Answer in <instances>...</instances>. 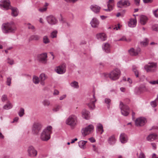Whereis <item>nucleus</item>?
<instances>
[{
  "instance_id": "423d86ee",
  "label": "nucleus",
  "mask_w": 158,
  "mask_h": 158,
  "mask_svg": "<svg viewBox=\"0 0 158 158\" xmlns=\"http://www.w3.org/2000/svg\"><path fill=\"white\" fill-rule=\"evenodd\" d=\"M157 63L153 62H149L144 66V68L147 72H154L156 71Z\"/></svg>"
},
{
  "instance_id": "f257e3e1",
  "label": "nucleus",
  "mask_w": 158,
  "mask_h": 158,
  "mask_svg": "<svg viewBox=\"0 0 158 158\" xmlns=\"http://www.w3.org/2000/svg\"><path fill=\"white\" fill-rule=\"evenodd\" d=\"M0 7L4 10L11 9L12 10L11 15L13 16L16 17L18 15L19 12L18 9L15 7L11 8L9 0H2L0 2Z\"/></svg>"
},
{
  "instance_id": "79ce46f5",
  "label": "nucleus",
  "mask_w": 158,
  "mask_h": 158,
  "mask_svg": "<svg viewBox=\"0 0 158 158\" xmlns=\"http://www.w3.org/2000/svg\"><path fill=\"white\" fill-rule=\"evenodd\" d=\"M134 92L136 94H139L142 93L139 86L136 87L135 88Z\"/></svg>"
},
{
  "instance_id": "774afa93",
  "label": "nucleus",
  "mask_w": 158,
  "mask_h": 158,
  "mask_svg": "<svg viewBox=\"0 0 158 158\" xmlns=\"http://www.w3.org/2000/svg\"><path fill=\"white\" fill-rule=\"evenodd\" d=\"M89 140L92 143H94L95 141V139L93 138H89Z\"/></svg>"
},
{
  "instance_id": "603ef678",
  "label": "nucleus",
  "mask_w": 158,
  "mask_h": 158,
  "mask_svg": "<svg viewBox=\"0 0 158 158\" xmlns=\"http://www.w3.org/2000/svg\"><path fill=\"white\" fill-rule=\"evenodd\" d=\"M7 100V98L6 95H3L2 97V102H4L6 101Z\"/></svg>"
},
{
  "instance_id": "4c0bfd02",
  "label": "nucleus",
  "mask_w": 158,
  "mask_h": 158,
  "mask_svg": "<svg viewBox=\"0 0 158 158\" xmlns=\"http://www.w3.org/2000/svg\"><path fill=\"white\" fill-rule=\"evenodd\" d=\"M139 87L142 93L144 92H148V88L144 85H140Z\"/></svg>"
},
{
  "instance_id": "6e6d98bb",
  "label": "nucleus",
  "mask_w": 158,
  "mask_h": 158,
  "mask_svg": "<svg viewBox=\"0 0 158 158\" xmlns=\"http://www.w3.org/2000/svg\"><path fill=\"white\" fill-rule=\"evenodd\" d=\"M138 158H145V156L143 153L141 152L140 153Z\"/></svg>"
},
{
  "instance_id": "4468645a",
  "label": "nucleus",
  "mask_w": 158,
  "mask_h": 158,
  "mask_svg": "<svg viewBox=\"0 0 158 158\" xmlns=\"http://www.w3.org/2000/svg\"><path fill=\"white\" fill-rule=\"evenodd\" d=\"M130 3L128 0H121L117 3V7L122 8L123 7H127L130 6Z\"/></svg>"
},
{
  "instance_id": "aec40b11",
  "label": "nucleus",
  "mask_w": 158,
  "mask_h": 158,
  "mask_svg": "<svg viewBox=\"0 0 158 158\" xmlns=\"http://www.w3.org/2000/svg\"><path fill=\"white\" fill-rule=\"evenodd\" d=\"M47 77L45 74L42 73L40 74L39 76V80L40 84L44 86L45 84V80L47 78Z\"/></svg>"
},
{
  "instance_id": "1a4fd4ad",
  "label": "nucleus",
  "mask_w": 158,
  "mask_h": 158,
  "mask_svg": "<svg viewBox=\"0 0 158 158\" xmlns=\"http://www.w3.org/2000/svg\"><path fill=\"white\" fill-rule=\"evenodd\" d=\"M119 107L121 110V114L123 115L126 116L128 115L129 108L127 106L123 104L122 102H120Z\"/></svg>"
},
{
  "instance_id": "cd10ccee",
  "label": "nucleus",
  "mask_w": 158,
  "mask_h": 158,
  "mask_svg": "<svg viewBox=\"0 0 158 158\" xmlns=\"http://www.w3.org/2000/svg\"><path fill=\"white\" fill-rule=\"evenodd\" d=\"M157 135L154 134H152L149 135L147 138V140L149 141H152L156 139Z\"/></svg>"
},
{
  "instance_id": "39448f33",
  "label": "nucleus",
  "mask_w": 158,
  "mask_h": 158,
  "mask_svg": "<svg viewBox=\"0 0 158 158\" xmlns=\"http://www.w3.org/2000/svg\"><path fill=\"white\" fill-rule=\"evenodd\" d=\"M66 123L71 127H74L77 123V117L74 115H70L66 119Z\"/></svg>"
},
{
  "instance_id": "4be33fe9",
  "label": "nucleus",
  "mask_w": 158,
  "mask_h": 158,
  "mask_svg": "<svg viewBox=\"0 0 158 158\" xmlns=\"http://www.w3.org/2000/svg\"><path fill=\"white\" fill-rule=\"evenodd\" d=\"M90 9L95 13H98L100 11L101 7L96 5H93L90 6Z\"/></svg>"
},
{
  "instance_id": "b1692460",
  "label": "nucleus",
  "mask_w": 158,
  "mask_h": 158,
  "mask_svg": "<svg viewBox=\"0 0 158 158\" xmlns=\"http://www.w3.org/2000/svg\"><path fill=\"white\" fill-rule=\"evenodd\" d=\"M139 20L140 24L142 25H144L146 23L148 18L146 16L142 15L140 17Z\"/></svg>"
},
{
  "instance_id": "864d4df0",
  "label": "nucleus",
  "mask_w": 158,
  "mask_h": 158,
  "mask_svg": "<svg viewBox=\"0 0 158 158\" xmlns=\"http://www.w3.org/2000/svg\"><path fill=\"white\" fill-rule=\"evenodd\" d=\"M111 100L108 98H106L105 99V102L108 105H110V103Z\"/></svg>"
},
{
  "instance_id": "c85d7f7f",
  "label": "nucleus",
  "mask_w": 158,
  "mask_h": 158,
  "mask_svg": "<svg viewBox=\"0 0 158 158\" xmlns=\"http://www.w3.org/2000/svg\"><path fill=\"white\" fill-rule=\"evenodd\" d=\"M136 20L135 19H131L128 22V26L130 27H133L135 26Z\"/></svg>"
},
{
  "instance_id": "09e8293b",
  "label": "nucleus",
  "mask_w": 158,
  "mask_h": 158,
  "mask_svg": "<svg viewBox=\"0 0 158 158\" xmlns=\"http://www.w3.org/2000/svg\"><path fill=\"white\" fill-rule=\"evenodd\" d=\"M27 25H28V28L29 29H31L34 30V31H35V27L34 26L32 25H31L30 23H28L27 24Z\"/></svg>"
},
{
  "instance_id": "e433bc0d",
  "label": "nucleus",
  "mask_w": 158,
  "mask_h": 158,
  "mask_svg": "<svg viewBox=\"0 0 158 158\" xmlns=\"http://www.w3.org/2000/svg\"><path fill=\"white\" fill-rule=\"evenodd\" d=\"M70 85L72 87L74 88L78 89L79 88L78 82L75 81L72 82L70 84Z\"/></svg>"
},
{
  "instance_id": "dca6fc26",
  "label": "nucleus",
  "mask_w": 158,
  "mask_h": 158,
  "mask_svg": "<svg viewBox=\"0 0 158 158\" xmlns=\"http://www.w3.org/2000/svg\"><path fill=\"white\" fill-rule=\"evenodd\" d=\"M46 19L48 23L51 25H55L57 22V21L55 17L52 15H50L47 16Z\"/></svg>"
},
{
  "instance_id": "0eeeda50",
  "label": "nucleus",
  "mask_w": 158,
  "mask_h": 158,
  "mask_svg": "<svg viewBox=\"0 0 158 158\" xmlns=\"http://www.w3.org/2000/svg\"><path fill=\"white\" fill-rule=\"evenodd\" d=\"M42 128V125L39 123H34L32 127V133L37 135L39 134Z\"/></svg>"
},
{
  "instance_id": "f8f14e48",
  "label": "nucleus",
  "mask_w": 158,
  "mask_h": 158,
  "mask_svg": "<svg viewBox=\"0 0 158 158\" xmlns=\"http://www.w3.org/2000/svg\"><path fill=\"white\" fill-rule=\"evenodd\" d=\"M146 119L143 117L138 118L135 121L136 126L138 127H141L144 126L146 123Z\"/></svg>"
},
{
  "instance_id": "f3484780",
  "label": "nucleus",
  "mask_w": 158,
  "mask_h": 158,
  "mask_svg": "<svg viewBox=\"0 0 158 158\" xmlns=\"http://www.w3.org/2000/svg\"><path fill=\"white\" fill-rule=\"evenodd\" d=\"M99 24V20L95 18H93L90 22L91 26L93 28L98 27Z\"/></svg>"
},
{
  "instance_id": "9d476101",
  "label": "nucleus",
  "mask_w": 158,
  "mask_h": 158,
  "mask_svg": "<svg viewBox=\"0 0 158 158\" xmlns=\"http://www.w3.org/2000/svg\"><path fill=\"white\" fill-rule=\"evenodd\" d=\"M94 127L93 125L90 124L86 127L82 129L81 132L82 135L85 136L92 133L94 130Z\"/></svg>"
},
{
  "instance_id": "2eb2a0df",
  "label": "nucleus",
  "mask_w": 158,
  "mask_h": 158,
  "mask_svg": "<svg viewBox=\"0 0 158 158\" xmlns=\"http://www.w3.org/2000/svg\"><path fill=\"white\" fill-rule=\"evenodd\" d=\"M47 54L46 53H43L38 56V58L39 61L44 64L47 63Z\"/></svg>"
},
{
  "instance_id": "3c124183",
  "label": "nucleus",
  "mask_w": 158,
  "mask_h": 158,
  "mask_svg": "<svg viewBox=\"0 0 158 158\" xmlns=\"http://www.w3.org/2000/svg\"><path fill=\"white\" fill-rule=\"evenodd\" d=\"M7 62L9 64L12 65L14 64V61L13 60L8 58L7 59Z\"/></svg>"
},
{
  "instance_id": "473e14b6",
  "label": "nucleus",
  "mask_w": 158,
  "mask_h": 158,
  "mask_svg": "<svg viewBox=\"0 0 158 158\" xmlns=\"http://www.w3.org/2000/svg\"><path fill=\"white\" fill-rule=\"evenodd\" d=\"M13 107V105L9 101L7 102L6 104L4 105L3 106V108L6 110H9L11 108Z\"/></svg>"
},
{
  "instance_id": "7c9ffc66",
  "label": "nucleus",
  "mask_w": 158,
  "mask_h": 158,
  "mask_svg": "<svg viewBox=\"0 0 158 158\" xmlns=\"http://www.w3.org/2000/svg\"><path fill=\"white\" fill-rule=\"evenodd\" d=\"M148 38H145L143 41L140 42V44L141 46L145 47L148 44Z\"/></svg>"
},
{
  "instance_id": "7ed1b4c3",
  "label": "nucleus",
  "mask_w": 158,
  "mask_h": 158,
  "mask_svg": "<svg viewBox=\"0 0 158 158\" xmlns=\"http://www.w3.org/2000/svg\"><path fill=\"white\" fill-rule=\"evenodd\" d=\"M2 28L3 32L6 34L14 33L16 30V27L12 23L3 24Z\"/></svg>"
},
{
  "instance_id": "49530a36",
  "label": "nucleus",
  "mask_w": 158,
  "mask_h": 158,
  "mask_svg": "<svg viewBox=\"0 0 158 158\" xmlns=\"http://www.w3.org/2000/svg\"><path fill=\"white\" fill-rule=\"evenodd\" d=\"M42 103L44 106H48L50 104V102L48 100L45 99L43 101Z\"/></svg>"
},
{
  "instance_id": "680f3d73",
  "label": "nucleus",
  "mask_w": 158,
  "mask_h": 158,
  "mask_svg": "<svg viewBox=\"0 0 158 158\" xmlns=\"http://www.w3.org/2000/svg\"><path fill=\"white\" fill-rule=\"evenodd\" d=\"M120 28V27L119 24H118V27L115 26V27H113V29L114 30H118Z\"/></svg>"
},
{
  "instance_id": "69168bd1",
  "label": "nucleus",
  "mask_w": 158,
  "mask_h": 158,
  "mask_svg": "<svg viewBox=\"0 0 158 158\" xmlns=\"http://www.w3.org/2000/svg\"><path fill=\"white\" fill-rule=\"evenodd\" d=\"M135 50L136 52H137L138 55L140 53L141 51V49L140 48H138Z\"/></svg>"
},
{
  "instance_id": "6ab92c4d",
  "label": "nucleus",
  "mask_w": 158,
  "mask_h": 158,
  "mask_svg": "<svg viewBox=\"0 0 158 158\" xmlns=\"http://www.w3.org/2000/svg\"><path fill=\"white\" fill-rule=\"evenodd\" d=\"M82 117L86 119H89L90 117V113L87 110L84 109L82 111Z\"/></svg>"
},
{
  "instance_id": "5fc2aeb1",
  "label": "nucleus",
  "mask_w": 158,
  "mask_h": 158,
  "mask_svg": "<svg viewBox=\"0 0 158 158\" xmlns=\"http://www.w3.org/2000/svg\"><path fill=\"white\" fill-rule=\"evenodd\" d=\"M153 14L156 17H158V9L153 11Z\"/></svg>"
},
{
  "instance_id": "393cba45",
  "label": "nucleus",
  "mask_w": 158,
  "mask_h": 158,
  "mask_svg": "<svg viewBox=\"0 0 158 158\" xmlns=\"http://www.w3.org/2000/svg\"><path fill=\"white\" fill-rule=\"evenodd\" d=\"M40 38L41 37L40 35L37 34H34L30 37L29 40V41L32 40L38 41L40 40Z\"/></svg>"
},
{
  "instance_id": "5701e85b",
  "label": "nucleus",
  "mask_w": 158,
  "mask_h": 158,
  "mask_svg": "<svg viewBox=\"0 0 158 158\" xmlns=\"http://www.w3.org/2000/svg\"><path fill=\"white\" fill-rule=\"evenodd\" d=\"M120 140L122 143H126L128 140L127 136L124 133H121L120 136Z\"/></svg>"
},
{
  "instance_id": "0e129e2a",
  "label": "nucleus",
  "mask_w": 158,
  "mask_h": 158,
  "mask_svg": "<svg viewBox=\"0 0 158 158\" xmlns=\"http://www.w3.org/2000/svg\"><path fill=\"white\" fill-rule=\"evenodd\" d=\"M120 90L122 92H124L126 91V88L124 87H121L120 88Z\"/></svg>"
},
{
  "instance_id": "ddd939ff",
  "label": "nucleus",
  "mask_w": 158,
  "mask_h": 158,
  "mask_svg": "<svg viewBox=\"0 0 158 158\" xmlns=\"http://www.w3.org/2000/svg\"><path fill=\"white\" fill-rule=\"evenodd\" d=\"M27 152L28 155L32 157H35L37 154V151L32 146H31L28 147Z\"/></svg>"
},
{
  "instance_id": "bf43d9fd",
  "label": "nucleus",
  "mask_w": 158,
  "mask_h": 158,
  "mask_svg": "<svg viewBox=\"0 0 158 158\" xmlns=\"http://www.w3.org/2000/svg\"><path fill=\"white\" fill-rule=\"evenodd\" d=\"M59 93V92L58 90H55L53 93V95H58Z\"/></svg>"
},
{
  "instance_id": "37998d69",
  "label": "nucleus",
  "mask_w": 158,
  "mask_h": 158,
  "mask_svg": "<svg viewBox=\"0 0 158 158\" xmlns=\"http://www.w3.org/2000/svg\"><path fill=\"white\" fill-rule=\"evenodd\" d=\"M131 40L130 39H127V38H126L125 36H123L120 39L118 40H117V41H125L126 42H129L131 41Z\"/></svg>"
},
{
  "instance_id": "c03bdc74",
  "label": "nucleus",
  "mask_w": 158,
  "mask_h": 158,
  "mask_svg": "<svg viewBox=\"0 0 158 158\" xmlns=\"http://www.w3.org/2000/svg\"><path fill=\"white\" fill-rule=\"evenodd\" d=\"M152 29L154 31H158V24L153 25L152 26Z\"/></svg>"
},
{
  "instance_id": "13d9d810",
  "label": "nucleus",
  "mask_w": 158,
  "mask_h": 158,
  "mask_svg": "<svg viewBox=\"0 0 158 158\" xmlns=\"http://www.w3.org/2000/svg\"><path fill=\"white\" fill-rule=\"evenodd\" d=\"M65 1L67 2H72L74 3L75 2L77 1L78 0H64Z\"/></svg>"
},
{
  "instance_id": "f704fd0d",
  "label": "nucleus",
  "mask_w": 158,
  "mask_h": 158,
  "mask_svg": "<svg viewBox=\"0 0 158 158\" xmlns=\"http://www.w3.org/2000/svg\"><path fill=\"white\" fill-rule=\"evenodd\" d=\"M137 68L135 65L132 66V70L136 77H139V72L137 69Z\"/></svg>"
},
{
  "instance_id": "20e7f679",
  "label": "nucleus",
  "mask_w": 158,
  "mask_h": 158,
  "mask_svg": "<svg viewBox=\"0 0 158 158\" xmlns=\"http://www.w3.org/2000/svg\"><path fill=\"white\" fill-rule=\"evenodd\" d=\"M121 74L120 70L118 69L112 71L109 74L105 76L106 77H109L111 80L115 81L117 80Z\"/></svg>"
},
{
  "instance_id": "c756f323",
  "label": "nucleus",
  "mask_w": 158,
  "mask_h": 158,
  "mask_svg": "<svg viewBox=\"0 0 158 158\" xmlns=\"http://www.w3.org/2000/svg\"><path fill=\"white\" fill-rule=\"evenodd\" d=\"M128 52L130 55L132 56H136L137 55V52L133 48H131L128 50Z\"/></svg>"
},
{
  "instance_id": "338daca9",
  "label": "nucleus",
  "mask_w": 158,
  "mask_h": 158,
  "mask_svg": "<svg viewBox=\"0 0 158 158\" xmlns=\"http://www.w3.org/2000/svg\"><path fill=\"white\" fill-rule=\"evenodd\" d=\"M86 43V42L85 40H83L81 42L80 44L81 45L85 44Z\"/></svg>"
},
{
  "instance_id": "c9c22d12",
  "label": "nucleus",
  "mask_w": 158,
  "mask_h": 158,
  "mask_svg": "<svg viewBox=\"0 0 158 158\" xmlns=\"http://www.w3.org/2000/svg\"><path fill=\"white\" fill-rule=\"evenodd\" d=\"M61 108V106L59 105H57L54 106L52 109L54 112H57L60 110Z\"/></svg>"
},
{
  "instance_id": "a19ab883",
  "label": "nucleus",
  "mask_w": 158,
  "mask_h": 158,
  "mask_svg": "<svg viewBox=\"0 0 158 158\" xmlns=\"http://www.w3.org/2000/svg\"><path fill=\"white\" fill-rule=\"evenodd\" d=\"M158 104V99L155 100V101L151 102V104L152 106L153 107H156Z\"/></svg>"
},
{
  "instance_id": "a18cd8bd",
  "label": "nucleus",
  "mask_w": 158,
  "mask_h": 158,
  "mask_svg": "<svg viewBox=\"0 0 158 158\" xmlns=\"http://www.w3.org/2000/svg\"><path fill=\"white\" fill-rule=\"evenodd\" d=\"M24 110L23 108H21L19 111V116L21 117L23 116L24 114Z\"/></svg>"
},
{
  "instance_id": "052dcab7",
  "label": "nucleus",
  "mask_w": 158,
  "mask_h": 158,
  "mask_svg": "<svg viewBox=\"0 0 158 158\" xmlns=\"http://www.w3.org/2000/svg\"><path fill=\"white\" fill-rule=\"evenodd\" d=\"M140 0H135V4L137 6H139V5Z\"/></svg>"
},
{
  "instance_id": "bb28decb",
  "label": "nucleus",
  "mask_w": 158,
  "mask_h": 158,
  "mask_svg": "<svg viewBox=\"0 0 158 158\" xmlns=\"http://www.w3.org/2000/svg\"><path fill=\"white\" fill-rule=\"evenodd\" d=\"M116 139L114 135L110 136L108 139V142L110 145L114 144L116 142Z\"/></svg>"
},
{
  "instance_id": "f03ea898",
  "label": "nucleus",
  "mask_w": 158,
  "mask_h": 158,
  "mask_svg": "<svg viewBox=\"0 0 158 158\" xmlns=\"http://www.w3.org/2000/svg\"><path fill=\"white\" fill-rule=\"evenodd\" d=\"M52 127L51 126H47L44 129L40 135V139L43 141H47L50 138V135L52 133Z\"/></svg>"
},
{
  "instance_id": "8fccbe9b",
  "label": "nucleus",
  "mask_w": 158,
  "mask_h": 158,
  "mask_svg": "<svg viewBox=\"0 0 158 158\" xmlns=\"http://www.w3.org/2000/svg\"><path fill=\"white\" fill-rule=\"evenodd\" d=\"M47 7H43L39 9L38 10L41 12H44L47 10Z\"/></svg>"
},
{
  "instance_id": "e2e57ef3",
  "label": "nucleus",
  "mask_w": 158,
  "mask_h": 158,
  "mask_svg": "<svg viewBox=\"0 0 158 158\" xmlns=\"http://www.w3.org/2000/svg\"><path fill=\"white\" fill-rule=\"evenodd\" d=\"M149 83L152 85H155L157 84L156 82V81H150L149 82Z\"/></svg>"
},
{
  "instance_id": "de8ad7c7",
  "label": "nucleus",
  "mask_w": 158,
  "mask_h": 158,
  "mask_svg": "<svg viewBox=\"0 0 158 158\" xmlns=\"http://www.w3.org/2000/svg\"><path fill=\"white\" fill-rule=\"evenodd\" d=\"M11 78L10 77H8L7 78V80L6 81V84L10 86V85L11 82Z\"/></svg>"
},
{
  "instance_id": "9b49d317",
  "label": "nucleus",
  "mask_w": 158,
  "mask_h": 158,
  "mask_svg": "<svg viewBox=\"0 0 158 158\" xmlns=\"http://www.w3.org/2000/svg\"><path fill=\"white\" fill-rule=\"evenodd\" d=\"M66 64L63 63L60 65L56 67L55 69V71L59 74H62L66 71Z\"/></svg>"
},
{
  "instance_id": "6e6552de",
  "label": "nucleus",
  "mask_w": 158,
  "mask_h": 158,
  "mask_svg": "<svg viewBox=\"0 0 158 158\" xmlns=\"http://www.w3.org/2000/svg\"><path fill=\"white\" fill-rule=\"evenodd\" d=\"M96 101L97 99L95 98L94 94L93 95L92 98L88 99L86 104L89 109L93 110L95 109V102Z\"/></svg>"
},
{
  "instance_id": "58836bf2",
  "label": "nucleus",
  "mask_w": 158,
  "mask_h": 158,
  "mask_svg": "<svg viewBox=\"0 0 158 158\" xmlns=\"http://www.w3.org/2000/svg\"><path fill=\"white\" fill-rule=\"evenodd\" d=\"M33 81L35 84H38L40 82L39 77L35 76H34L33 77Z\"/></svg>"
},
{
  "instance_id": "a878e982",
  "label": "nucleus",
  "mask_w": 158,
  "mask_h": 158,
  "mask_svg": "<svg viewBox=\"0 0 158 158\" xmlns=\"http://www.w3.org/2000/svg\"><path fill=\"white\" fill-rule=\"evenodd\" d=\"M96 130L97 132L102 134L104 131L102 124L100 123L98 124L96 127Z\"/></svg>"
},
{
  "instance_id": "2f4dec72",
  "label": "nucleus",
  "mask_w": 158,
  "mask_h": 158,
  "mask_svg": "<svg viewBox=\"0 0 158 158\" xmlns=\"http://www.w3.org/2000/svg\"><path fill=\"white\" fill-rule=\"evenodd\" d=\"M87 142V141L84 140H81L78 142V145L79 147L83 149H84L85 148L84 145Z\"/></svg>"
},
{
  "instance_id": "72a5a7b5",
  "label": "nucleus",
  "mask_w": 158,
  "mask_h": 158,
  "mask_svg": "<svg viewBox=\"0 0 158 158\" xmlns=\"http://www.w3.org/2000/svg\"><path fill=\"white\" fill-rule=\"evenodd\" d=\"M43 41L45 44H48L50 43V40L47 35H45L43 36Z\"/></svg>"
},
{
  "instance_id": "a211bd4d",
  "label": "nucleus",
  "mask_w": 158,
  "mask_h": 158,
  "mask_svg": "<svg viewBox=\"0 0 158 158\" xmlns=\"http://www.w3.org/2000/svg\"><path fill=\"white\" fill-rule=\"evenodd\" d=\"M110 45L108 43L104 44L102 45L103 50L107 53H109L110 51Z\"/></svg>"
},
{
  "instance_id": "4d7b16f0",
  "label": "nucleus",
  "mask_w": 158,
  "mask_h": 158,
  "mask_svg": "<svg viewBox=\"0 0 158 158\" xmlns=\"http://www.w3.org/2000/svg\"><path fill=\"white\" fill-rule=\"evenodd\" d=\"M143 1L144 3H148L152 2L153 0H143Z\"/></svg>"
},
{
  "instance_id": "412c9836",
  "label": "nucleus",
  "mask_w": 158,
  "mask_h": 158,
  "mask_svg": "<svg viewBox=\"0 0 158 158\" xmlns=\"http://www.w3.org/2000/svg\"><path fill=\"white\" fill-rule=\"evenodd\" d=\"M96 37L98 39L102 41H105L106 39V35L104 33H100L97 34Z\"/></svg>"
},
{
  "instance_id": "ea45409f",
  "label": "nucleus",
  "mask_w": 158,
  "mask_h": 158,
  "mask_svg": "<svg viewBox=\"0 0 158 158\" xmlns=\"http://www.w3.org/2000/svg\"><path fill=\"white\" fill-rule=\"evenodd\" d=\"M57 31L55 30L52 31L50 34V37L52 38H56L57 36Z\"/></svg>"
}]
</instances>
